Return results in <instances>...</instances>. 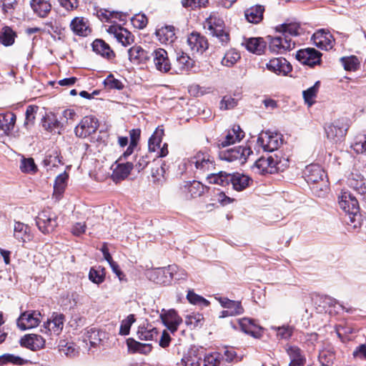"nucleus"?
Here are the masks:
<instances>
[{
  "label": "nucleus",
  "mask_w": 366,
  "mask_h": 366,
  "mask_svg": "<svg viewBox=\"0 0 366 366\" xmlns=\"http://www.w3.org/2000/svg\"><path fill=\"white\" fill-rule=\"evenodd\" d=\"M303 177L315 195L323 196L328 190L327 174L320 164L307 165L303 171Z\"/></svg>",
  "instance_id": "1"
},
{
  "label": "nucleus",
  "mask_w": 366,
  "mask_h": 366,
  "mask_svg": "<svg viewBox=\"0 0 366 366\" xmlns=\"http://www.w3.org/2000/svg\"><path fill=\"white\" fill-rule=\"evenodd\" d=\"M289 164L288 159H281L277 154H275L274 157L270 156L267 158L258 159L254 164L253 169L261 175L272 174L283 172L289 167Z\"/></svg>",
  "instance_id": "2"
},
{
  "label": "nucleus",
  "mask_w": 366,
  "mask_h": 366,
  "mask_svg": "<svg viewBox=\"0 0 366 366\" xmlns=\"http://www.w3.org/2000/svg\"><path fill=\"white\" fill-rule=\"evenodd\" d=\"M188 163L194 167V172L198 174H205L215 168L214 158L207 152L199 151L191 157Z\"/></svg>",
  "instance_id": "3"
},
{
  "label": "nucleus",
  "mask_w": 366,
  "mask_h": 366,
  "mask_svg": "<svg viewBox=\"0 0 366 366\" xmlns=\"http://www.w3.org/2000/svg\"><path fill=\"white\" fill-rule=\"evenodd\" d=\"M58 216L51 209L40 212L36 217V224L41 232L49 234L58 226Z\"/></svg>",
  "instance_id": "4"
},
{
  "label": "nucleus",
  "mask_w": 366,
  "mask_h": 366,
  "mask_svg": "<svg viewBox=\"0 0 366 366\" xmlns=\"http://www.w3.org/2000/svg\"><path fill=\"white\" fill-rule=\"evenodd\" d=\"M266 38L271 53L282 54L295 47V41L288 35L282 36V34L276 36L268 35Z\"/></svg>",
  "instance_id": "5"
},
{
  "label": "nucleus",
  "mask_w": 366,
  "mask_h": 366,
  "mask_svg": "<svg viewBox=\"0 0 366 366\" xmlns=\"http://www.w3.org/2000/svg\"><path fill=\"white\" fill-rule=\"evenodd\" d=\"M252 153L249 146H238L222 152L220 157L227 162H239L241 164H244Z\"/></svg>",
  "instance_id": "6"
},
{
  "label": "nucleus",
  "mask_w": 366,
  "mask_h": 366,
  "mask_svg": "<svg viewBox=\"0 0 366 366\" xmlns=\"http://www.w3.org/2000/svg\"><path fill=\"white\" fill-rule=\"evenodd\" d=\"M99 126L98 119L93 116H86L74 129L75 134L79 138H86L94 134Z\"/></svg>",
  "instance_id": "7"
},
{
  "label": "nucleus",
  "mask_w": 366,
  "mask_h": 366,
  "mask_svg": "<svg viewBox=\"0 0 366 366\" xmlns=\"http://www.w3.org/2000/svg\"><path fill=\"white\" fill-rule=\"evenodd\" d=\"M257 144L264 152H273L278 149L282 140L277 133L262 132L258 136Z\"/></svg>",
  "instance_id": "8"
},
{
  "label": "nucleus",
  "mask_w": 366,
  "mask_h": 366,
  "mask_svg": "<svg viewBox=\"0 0 366 366\" xmlns=\"http://www.w3.org/2000/svg\"><path fill=\"white\" fill-rule=\"evenodd\" d=\"M41 322V313L37 310H27L22 312L16 320L17 327L21 330H26L37 327Z\"/></svg>",
  "instance_id": "9"
},
{
  "label": "nucleus",
  "mask_w": 366,
  "mask_h": 366,
  "mask_svg": "<svg viewBox=\"0 0 366 366\" xmlns=\"http://www.w3.org/2000/svg\"><path fill=\"white\" fill-rule=\"evenodd\" d=\"M313 44L322 50L332 49L335 44V38L329 30L320 29L316 31L312 36Z\"/></svg>",
  "instance_id": "10"
},
{
  "label": "nucleus",
  "mask_w": 366,
  "mask_h": 366,
  "mask_svg": "<svg viewBox=\"0 0 366 366\" xmlns=\"http://www.w3.org/2000/svg\"><path fill=\"white\" fill-rule=\"evenodd\" d=\"M321 57L322 54L314 48L300 49L296 54V59L301 64L312 68L321 64Z\"/></svg>",
  "instance_id": "11"
},
{
  "label": "nucleus",
  "mask_w": 366,
  "mask_h": 366,
  "mask_svg": "<svg viewBox=\"0 0 366 366\" xmlns=\"http://www.w3.org/2000/svg\"><path fill=\"white\" fill-rule=\"evenodd\" d=\"M187 42L192 54H202L209 48L207 37L197 31H192L189 34Z\"/></svg>",
  "instance_id": "12"
},
{
  "label": "nucleus",
  "mask_w": 366,
  "mask_h": 366,
  "mask_svg": "<svg viewBox=\"0 0 366 366\" xmlns=\"http://www.w3.org/2000/svg\"><path fill=\"white\" fill-rule=\"evenodd\" d=\"M128 59L134 65H145L151 59V53L140 45L134 44L128 51Z\"/></svg>",
  "instance_id": "13"
},
{
  "label": "nucleus",
  "mask_w": 366,
  "mask_h": 366,
  "mask_svg": "<svg viewBox=\"0 0 366 366\" xmlns=\"http://www.w3.org/2000/svg\"><path fill=\"white\" fill-rule=\"evenodd\" d=\"M107 31L112 34L122 46H127L134 42V36L128 29L119 24L110 25Z\"/></svg>",
  "instance_id": "14"
},
{
  "label": "nucleus",
  "mask_w": 366,
  "mask_h": 366,
  "mask_svg": "<svg viewBox=\"0 0 366 366\" xmlns=\"http://www.w3.org/2000/svg\"><path fill=\"white\" fill-rule=\"evenodd\" d=\"M160 318L164 325H165L172 333H174L178 330L179 326L183 321L182 318L174 309H170L169 310L162 309Z\"/></svg>",
  "instance_id": "15"
},
{
  "label": "nucleus",
  "mask_w": 366,
  "mask_h": 366,
  "mask_svg": "<svg viewBox=\"0 0 366 366\" xmlns=\"http://www.w3.org/2000/svg\"><path fill=\"white\" fill-rule=\"evenodd\" d=\"M153 57V61L155 68L162 72L167 73L172 69V64L168 56L167 51L162 48H157L151 53V57Z\"/></svg>",
  "instance_id": "16"
},
{
  "label": "nucleus",
  "mask_w": 366,
  "mask_h": 366,
  "mask_svg": "<svg viewBox=\"0 0 366 366\" xmlns=\"http://www.w3.org/2000/svg\"><path fill=\"white\" fill-rule=\"evenodd\" d=\"M266 68L269 71L280 76H287L292 70L291 64L283 57L271 59L266 64Z\"/></svg>",
  "instance_id": "17"
},
{
  "label": "nucleus",
  "mask_w": 366,
  "mask_h": 366,
  "mask_svg": "<svg viewBox=\"0 0 366 366\" xmlns=\"http://www.w3.org/2000/svg\"><path fill=\"white\" fill-rule=\"evenodd\" d=\"M241 330L254 338L260 339L264 332V329L256 323L255 320L248 317H244L239 320Z\"/></svg>",
  "instance_id": "18"
},
{
  "label": "nucleus",
  "mask_w": 366,
  "mask_h": 366,
  "mask_svg": "<svg viewBox=\"0 0 366 366\" xmlns=\"http://www.w3.org/2000/svg\"><path fill=\"white\" fill-rule=\"evenodd\" d=\"M97 14L101 21L113 23L112 24H117V22H119L124 25L129 17V14L127 13L110 11L106 9H101L98 10Z\"/></svg>",
  "instance_id": "19"
},
{
  "label": "nucleus",
  "mask_w": 366,
  "mask_h": 366,
  "mask_svg": "<svg viewBox=\"0 0 366 366\" xmlns=\"http://www.w3.org/2000/svg\"><path fill=\"white\" fill-rule=\"evenodd\" d=\"M70 29L78 36L86 37L92 32L89 21L83 16H76L70 22Z\"/></svg>",
  "instance_id": "20"
},
{
  "label": "nucleus",
  "mask_w": 366,
  "mask_h": 366,
  "mask_svg": "<svg viewBox=\"0 0 366 366\" xmlns=\"http://www.w3.org/2000/svg\"><path fill=\"white\" fill-rule=\"evenodd\" d=\"M340 208L346 213L352 214L359 213V204L357 199L347 192H342L338 197Z\"/></svg>",
  "instance_id": "21"
},
{
  "label": "nucleus",
  "mask_w": 366,
  "mask_h": 366,
  "mask_svg": "<svg viewBox=\"0 0 366 366\" xmlns=\"http://www.w3.org/2000/svg\"><path fill=\"white\" fill-rule=\"evenodd\" d=\"M347 130L336 122L325 127L327 138L332 144L341 142L347 134Z\"/></svg>",
  "instance_id": "22"
},
{
  "label": "nucleus",
  "mask_w": 366,
  "mask_h": 366,
  "mask_svg": "<svg viewBox=\"0 0 366 366\" xmlns=\"http://www.w3.org/2000/svg\"><path fill=\"white\" fill-rule=\"evenodd\" d=\"M154 34L157 40L162 44L165 45L172 44L177 39L176 35V28L172 25H164L157 29Z\"/></svg>",
  "instance_id": "23"
},
{
  "label": "nucleus",
  "mask_w": 366,
  "mask_h": 366,
  "mask_svg": "<svg viewBox=\"0 0 366 366\" xmlns=\"http://www.w3.org/2000/svg\"><path fill=\"white\" fill-rule=\"evenodd\" d=\"M92 48L94 52L108 61H113L116 58L114 51L108 43L102 39L94 40L92 43Z\"/></svg>",
  "instance_id": "24"
},
{
  "label": "nucleus",
  "mask_w": 366,
  "mask_h": 366,
  "mask_svg": "<svg viewBox=\"0 0 366 366\" xmlns=\"http://www.w3.org/2000/svg\"><path fill=\"white\" fill-rule=\"evenodd\" d=\"M19 343L23 347L36 351L45 346V340L37 334H27L20 339Z\"/></svg>",
  "instance_id": "25"
},
{
  "label": "nucleus",
  "mask_w": 366,
  "mask_h": 366,
  "mask_svg": "<svg viewBox=\"0 0 366 366\" xmlns=\"http://www.w3.org/2000/svg\"><path fill=\"white\" fill-rule=\"evenodd\" d=\"M65 316L61 313L54 312L50 319L44 322L45 329L50 333L56 335H59L64 327Z\"/></svg>",
  "instance_id": "26"
},
{
  "label": "nucleus",
  "mask_w": 366,
  "mask_h": 366,
  "mask_svg": "<svg viewBox=\"0 0 366 366\" xmlns=\"http://www.w3.org/2000/svg\"><path fill=\"white\" fill-rule=\"evenodd\" d=\"M181 189L189 199L200 197L204 192V185L196 180L185 182Z\"/></svg>",
  "instance_id": "27"
},
{
  "label": "nucleus",
  "mask_w": 366,
  "mask_h": 366,
  "mask_svg": "<svg viewBox=\"0 0 366 366\" xmlns=\"http://www.w3.org/2000/svg\"><path fill=\"white\" fill-rule=\"evenodd\" d=\"M14 237L23 243L31 242L34 237L31 227L21 222H14Z\"/></svg>",
  "instance_id": "28"
},
{
  "label": "nucleus",
  "mask_w": 366,
  "mask_h": 366,
  "mask_svg": "<svg viewBox=\"0 0 366 366\" xmlns=\"http://www.w3.org/2000/svg\"><path fill=\"white\" fill-rule=\"evenodd\" d=\"M116 167L114 169L112 174V179L116 183L120 182L124 180L130 174L134 164L132 162L127 163H117Z\"/></svg>",
  "instance_id": "29"
},
{
  "label": "nucleus",
  "mask_w": 366,
  "mask_h": 366,
  "mask_svg": "<svg viewBox=\"0 0 366 366\" xmlns=\"http://www.w3.org/2000/svg\"><path fill=\"white\" fill-rule=\"evenodd\" d=\"M221 306L230 312L231 316H237L244 313V310L240 301L229 300L225 297H215Z\"/></svg>",
  "instance_id": "30"
},
{
  "label": "nucleus",
  "mask_w": 366,
  "mask_h": 366,
  "mask_svg": "<svg viewBox=\"0 0 366 366\" xmlns=\"http://www.w3.org/2000/svg\"><path fill=\"white\" fill-rule=\"evenodd\" d=\"M244 137V132L239 125H234L231 129L227 131L224 139L220 142L222 147L235 144L242 140Z\"/></svg>",
  "instance_id": "31"
},
{
  "label": "nucleus",
  "mask_w": 366,
  "mask_h": 366,
  "mask_svg": "<svg viewBox=\"0 0 366 366\" xmlns=\"http://www.w3.org/2000/svg\"><path fill=\"white\" fill-rule=\"evenodd\" d=\"M152 277L157 284L167 285L172 282L174 274L170 266H169L168 267L157 269L152 273Z\"/></svg>",
  "instance_id": "32"
},
{
  "label": "nucleus",
  "mask_w": 366,
  "mask_h": 366,
  "mask_svg": "<svg viewBox=\"0 0 366 366\" xmlns=\"http://www.w3.org/2000/svg\"><path fill=\"white\" fill-rule=\"evenodd\" d=\"M126 343L128 352L131 354L139 353L147 355L152 352L153 348L151 344L139 342L132 337L128 338Z\"/></svg>",
  "instance_id": "33"
},
{
  "label": "nucleus",
  "mask_w": 366,
  "mask_h": 366,
  "mask_svg": "<svg viewBox=\"0 0 366 366\" xmlns=\"http://www.w3.org/2000/svg\"><path fill=\"white\" fill-rule=\"evenodd\" d=\"M17 37V32L11 26H4L0 29V45L11 46L15 44Z\"/></svg>",
  "instance_id": "34"
},
{
  "label": "nucleus",
  "mask_w": 366,
  "mask_h": 366,
  "mask_svg": "<svg viewBox=\"0 0 366 366\" xmlns=\"http://www.w3.org/2000/svg\"><path fill=\"white\" fill-rule=\"evenodd\" d=\"M42 127L49 132L60 134L61 124L54 113L47 114L41 119Z\"/></svg>",
  "instance_id": "35"
},
{
  "label": "nucleus",
  "mask_w": 366,
  "mask_h": 366,
  "mask_svg": "<svg viewBox=\"0 0 366 366\" xmlns=\"http://www.w3.org/2000/svg\"><path fill=\"white\" fill-rule=\"evenodd\" d=\"M68 179L69 174L66 172L59 174L56 177L53 192V197H55L56 199L59 200L61 198L63 194L65 192Z\"/></svg>",
  "instance_id": "36"
},
{
  "label": "nucleus",
  "mask_w": 366,
  "mask_h": 366,
  "mask_svg": "<svg viewBox=\"0 0 366 366\" xmlns=\"http://www.w3.org/2000/svg\"><path fill=\"white\" fill-rule=\"evenodd\" d=\"M252 179L244 174L235 172L232 174L231 182L234 190L240 192L249 187Z\"/></svg>",
  "instance_id": "37"
},
{
  "label": "nucleus",
  "mask_w": 366,
  "mask_h": 366,
  "mask_svg": "<svg viewBox=\"0 0 366 366\" xmlns=\"http://www.w3.org/2000/svg\"><path fill=\"white\" fill-rule=\"evenodd\" d=\"M232 174L226 172H218L217 173H210L207 174V180L209 184H219L226 187L231 182Z\"/></svg>",
  "instance_id": "38"
},
{
  "label": "nucleus",
  "mask_w": 366,
  "mask_h": 366,
  "mask_svg": "<svg viewBox=\"0 0 366 366\" xmlns=\"http://www.w3.org/2000/svg\"><path fill=\"white\" fill-rule=\"evenodd\" d=\"M287 352L290 358V366H303L305 365L306 358L300 347L290 346Z\"/></svg>",
  "instance_id": "39"
},
{
  "label": "nucleus",
  "mask_w": 366,
  "mask_h": 366,
  "mask_svg": "<svg viewBox=\"0 0 366 366\" xmlns=\"http://www.w3.org/2000/svg\"><path fill=\"white\" fill-rule=\"evenodd\" d=\"M264 7L261 5H255L247 9L244 11L246 19L252 24H258L263 19Z\"/></svg>",
  "instance_id": "40"
},
{
  "label": "nucleus",
  "mask_w": 366,
  "mask_h": 366,
  "mask_svg": "<svg viewBox=\"0 0 366 366\" xmlns=\"http://www.w3.org/2000/svg\"><path fill=\"white\" fill-rule=\"evenodd\" d=\"M266 44V41L261 37L250 38L246 42V48L250 52L261 55L264 53Z\"/></svg>",
  "instance_id": "41"
},
{
  "label": "nucleus",
  "mask_w": 366,
  "mask_h": 366,
  "mask_svg": "<svg viewBox=\"0 0 366 366\" xmlns=\"http://www.w3.org/2000/svg\"><path fill=\"white\" fill-rule=\"evenodd\" d=\"M16 121V116L14 113L9 112L0 114V129L5 133L12 131Z\"/></svg>",
  "instance_id": "42"
},
{
  "label": "nucleus",
  "mask_w": 366,
  "mask_h": 366,
  "mask_svg": "<svg viewBox=\"0 0 366 366\" xmlns=\"http://www.w3.org/2000/svg\"><path fill=\"white\" fill-rule=\"evenodd\" d=\"M164 135L163 126L158 127L148 141V148L150 152H157L160 148Z\"/></svg>",
  "instance_id": "43"
},
{
  "label": "nucleus",
  "mask_w": 366,
  "mask_h": 366,
  "mask_svg": "<svg viewBox=\"0 0 366 366\" xmlns=\"http://www.w3.org/2000/svg\"><path fill=\"white\" fill-rule=\"evenodd\" d=\"M31 6L34 11L40 17H45L50 12L51 6L46 0H31Z\"/></svg>",
  "instance_id": "44"
},
{
  "label": "nucleus",
  "mask_w": 366,
  "mask_h": 366,
  "mask_svg": "<svg viewBox=\"0 0 366 366\" xmlns=\"http://www.w3.org/2000/svg\"><path fill=\"white\" fill-rule=\"evenodd\" d=\"M348 185L361 195L366 194V181L361 176L352 174L348 179Z\"/></svg>",
  "instance_id": "45"
},
{
  "label": "nucleus",
  "mask_w": 366,
  "mask_h": 366,
  "mask_svg": "<svg viewBox=\"0 0 366 366\" xmlns=\"http://www.w3.org/2000/svg\"><path fill=\"white\" fill-rule=\"evenodd\" d=\"M300 29V24L297 23L282 24L276 26L275 30L277 32L282 34V36L288 35L297 36L299 35V30Z\"/></svg>",
  "instance_id": "46"
},
{
  "label": "nucleus",
  "mask_w": 366,
  "mask_h": 366,
  "mask_svg": "<svg viewBox=\"0 0 366 366\" xmlns=\"http://www.w3.org/2000/svg\"><path fill=\"white\" fill-rule=\"evenodd\" d=\"M43 164L46 167H57L59 165H63L62 157L59 151L54 149L48 153L44 159Z\"/></svg>",
  "instance_id": "47"
},
{
  "label": "nucleus",
  "mask_w": 366,
  "mask_h": 366,
  "mask_svg": "<svg viewBox=\"0 0 366 366\" xmlns=\"http://www.w3.org/2000/svg\"><path fill=\"white\" fill-rule=\"evenodd\" d=\"M177 63L179 70L181 72H184L191 69L194 66V61L187 53L182 51L177 54Z\"/></svg>",
  "instance_id": "48"
},
{
  "label": "nucleus",
  "mask_w": 366,
  "mask_h": 366,
  "mask_svg": "<svg viewBox=\"0 0 366 366\" xmlns=\"http://www.w3.org/2000/svg\"><path fill=\"white\" fill-rule=\"evenodd\" d=\"M106 269L102 266L92 267L89 272V279L93 283L99 285L105 280Z\"/></svg>",
  "instance_id": "49"
},
{
  "label": "nucleus",
  "mask_w": 366,
  "mask_h": 366,
  "mask_svg": "<svg viewBox=\"0 0 366 366\" xmlns=\"http://www.w3.org/2000/svg\"><path fill=\"white\" fill-rule=\"evenodd\" d=\"M137 334L141 340H157L159 331L156 327L148 328L145 326H139Z\"/></svg>",
  "instance_id": "50"
},
{
  "label": "nucleus",
  "mask_w": 366,
  "mask_h": 366,
  "mask_svg": "<svg viewBox=\"0 0 366 366\" xmlns=\"http://www.w3.org/2000/svg\"><path fill=\"white\" fill-rule=\"evenodd\" d=\"M104 337L105 332L95 327L90 328L87 330V338L92 347L101 345L103 338Z\"/></svg>",
  "instance_id": "51"
},
{
  "label": "nucleus",
  "mask_w": 366,
  "mask_h": 366,
  "mask_svg": "<svg viewBox=\"0 0 366 366\" xmlns=\"http://www.w3.org/2000/svg\"><path fill=\"white\" fill-rule=\"evenodd\" d=\"M75 346L74 342H68L66 340H61L58 345L60 353L70 357L76 356L78 353Z\"/></svg>",
  "instance_id": "52"
},
{
  "label": "nucleus",
  "mask_w": 366,
  "mask_h": 366,
  "mask_svg": "<svg viewBox=\"0 0 366 366\" xmlns=\"http://www.w3.org/2000/svg\"><path fill=\"white\" fill-rule=\"evenodd\" d=\"M241 58L240 54L235 49L228 50L222 59V64L227 67L233 66Z\"/></svg>",
  "instance_id": "53"
},
{
  "label": "nucleus",
  "mask_w": 366,
  "mask_h": 366,
  "mask_svg": "<svg viewBox=\"0 0 366 366\" xmlns=\"http://www.w3.org/2000/svg\"><path fill=\"white\" fill-rule=\"evenodd\" d=\"M340 61L346 71H355L360 67V61L356 56L342 57Z\"/></svg>",
  "instance_id": "54"
},
{
  "label": "nucleus",
  "mask_w": 366,
  "mask_h": 366,
  "mask_svg": "<svg viewBox=\"0 0 366 366\" xmlns=\"http://www.w3.org/2000/svg\"><path fill=\"white\" fill-rule=\"evenodd\" d=\"M187 300L188 302L194 305H199L202 307H208L210 305L209 300H206L202 296L196 294L193 290H188L187 294Z\"/></svg>",
  "instance_id": "55"
},
{
  "label": "nucleus",
  "mask_w": 366,
  "mask_h": 366,
  "mask_svg": "<svg viewBox=\"0 0 366 366\" xmlns=\"http://www.w3.org/2000/svg\"><path fill=\"white\" fill-rule=\"evenodd\" d=\"M320 84V81H317L312 86L308 88L302 92L304 100L305 103H307L309 106L312 105L315 102L314 99L317 97Z\"/></svg>",
  "instance_id": "56"
},
{
  "label": "nucleus",
  "mask_w": 366,
  "mask_h": 366,
  "mask_svg": "<svg viewBox=\"0 0 366 366\" xmlns=\"http://www.w3.org/2000/svg\"><path fill=\"white\" fill-rule=\"evenodd\" d=\"M39 110V107L36 105H29L25 112V121L24 126L29 129L33 126L35 122L36 114Z\"/></svg>",
  "instance_id": "57"
},
{
  "label": "nucleus",
  "mask_w": 366,
  "mask_h": 366,
  "mask_svg": "<svg viewBox=\"0 0 366 366\" xmlns=\"http://www.w3.org/2000/svg\"><path fill=\"white\" fill-rule=\"evenodd\" d=\"M205 24L207 26L208 30L211 31V34L214 31L218 30V29L224 27V21L216 16L210 15L205 21Z\"/></svg>",
  "instance_id": "58"
},
{
  "label": "nucleus",
  "mask_w": 366,
  "mask_h": 366,
  "mask_svg": "<svg viewBox=\"0 0 366 366\" xmlns=\"http://www.w3.org/2000/svg\"><path fill=\"white\" fill-rule=\"evenodd\" d=\"M20 169L24 173L35 174L38 171L33 158H23L20 164Z\"/></svg>",
  "instance_id": "59"
},
{
  "label": "nucleus",
  "mask_w": 366,
  "mask_h": 366,
  "mask_svg": "<svg viewBox=\"0 0 366 366\" xmlns=\"http://www.w3.org/2000/svg\"><path fill=\"white\" fill-rule=\"evenodd\" d=\"M104 84L105 88L109 90H122L124 88V84L120 80L116 79L113 74L107 76V77L104 80Z\"/></svg>",
  "instance_id": "60"
},
{
  "label": "nucleus",
  "mask_w": 366,
  "mask_h": 366,
  "mask_svg": "<svg viewBox=\"0 0 366 366\" xmlns=\"http://www.w3.org/2000/svg\"><path fill=\"white\" fill-rule=\"evenodd\" d=\"M318 359L322 366H331L335 360V353L329 350H323L320 352Z\"/></svg>",
  "instance_id": "61"
},
{
  "label": "nucleus",
  "mask_w": 366,
  "mask_h": 366,
  "mask_svg": "<svg viewBox=\"0 0 366 366\" xmlns=\"http://www.w3.org/2000/svg\"><path fill=\"white\" fill-rule=\"evenodd\" d=\"M204 323V317L200 313H192L187 317L186 324L193 328L200 327Z\"/></svg>",
  "instance_id": "62"
},
{
  "label": "nucleus",
  "mask_w": 366,
  "mask_h": 366,
  "mask_svg": "<svg viewBox=\"0 0 366 366\" xmlns=\"http://www.w3.org/2000/svg\"><path fill=\"white\" fill-rule=\"evenodd\" d=\"M218 30L214 31L212 34L218 39L222 46L227 45L230 41L229 31L226 29L225 26L218 29Z\"/></svg>",
  "instance_id": "63"
},
{
  "label": "nucleus",
  "mask_w": 366,
  "mask_h": 366,
  "mask_svg": "<svg viewBox=\"0 0 366 366\" xmlns=\"http://www.w3.org/2000/svg\"><path fill=\"white\" fill-rule=\"evenodd\" d=\"M222 362V357L218 352L206 355L204 359V366H220Z\"/></svg>",
  "instance_id": "64"
}]
</instances>
